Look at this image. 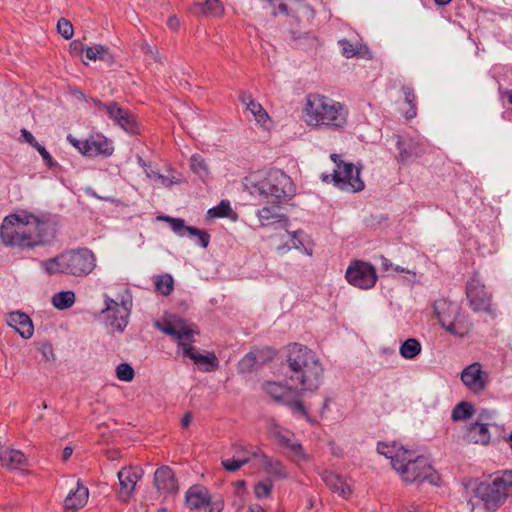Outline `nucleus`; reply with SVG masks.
<instances>
[{
    "instance_id": "obj_1",
    "label": "nucleus",
    "mask_w": 512,
    "mask_h": 512,
    "mask_svg": "<svg viewBox=\"0 0 512 512\" xmlns=\"http://www.w3.org/2000/svg\"><path fill=\"white\" fill-rule=\"evenodd\" d=\"M285 377L300 394L317 391L324 376L320 359L310 348L299 343L288 346Z\"/></svg>"
},
{
    "instance_id": "obj_2",
    "label": "nucleus",
    "mask_w": 512,
    "mask_h": 512,
    "mask_svg": "<svg viewBox=\"0 0 512 512\" xmlns=\"http://www.w3.org/2000/svg\"><path fill=\"white\" fill-rule=\"evenodd\" d=\"M47 224L36 216L23 219L17 215L6 217L0 227V238L6 246L33 248L46 241Z\"/></svg>"
},
{
    "instance_id": "obj_3",
    "label": "nucleus",
    "mask_w": 512,
    "mask_h": 512,
    "mask_svg": "<svg viewBox=\"0 0 512 512\" xmlns=\"http://www.w3.org/2000/svg\"><path fill=\"white\" fill-rule=\"evenodd\" d=\"M244 185L250 194L261 197L277 207L295 192L291 178L279 169L270 170L264 177L259 173H252L245 177Z\"/></svg>"
},
{
    "instance_id": "obj_4",
    "label": "nucleus",
    "mask_w": 512,
    "mask_h": 512,
    "mask_svg": "<svg viewBox=\"0 0 512 512\" xmlns=\"http://www.w3.org/2000/svg\"><path fill=\"white\" fill-rule=\"evenodd\" d=\"M512 496V471H504L491 482H482L473 489L467 504L471 512H494Z\"/></svg>"
},
{
    "instance_id": "obj_5",
    "label": "nucleus",
    "mask_w": 512,
    "mask_h": 512,
    "mask_svg": "<svg viewBox=\"0 0 512 512\" xmlns=\"http://www.w3.org/2000/svg\"><path fill=\"white\" fill-rule=\"evenodd\" d=\"M304 119L309 126L324 125L341 129L347 123V110L343 104L319 94H308Z\"/></svg>"
},
{
    "instance_id": "obj_6",
    "label": "nucleus",
    "mask_w": 512,
    "mask_h": 512,
    "mask_svg": "<svg viewBox=\"0 0 512 512\" xmlns=\"http://www.w3.org/2000/svg\"><path fill=\"white\" fill-rule=\"evenodd\" d=\"M46 273H63L75 277L89 275L96 267V257L87 248L69 250L42 262Z\"/></svg>"
},
{
    "instance_id": "obj_7",
    "label": "nucleus",
    "mask_w": 512,
    "mask_h": 512,
    "mask_svg": "<svg viewBox=\"0 0 512 512\" xmlns=\"http://www.w3.org/2000/svg\"><path fill=\"white\" fill-rule=\"evenodd\" d=\"M393 469L396 470L405 482H424L437 485L440 479L436 470L429 463L428 458L417 456L412 458L410 451H402V458H393Z\"/></svg>"
},
{
    "instance_id": "obj_8",
    "label": "nucleus",
    "mask_w": 512,
    "mask_h": 512,
    "mask_svg": "<svg viewBox=\"0 0 512 512\" xmlns=\"http://www.w3.org/2000/svg\"><path fill=\"white\" fill-rule=\"evenodd\" d=\"M434 312L438 322L448 333L463 337L467 332L461 308L452 302L440 299L434 304Z\"/></svg>"
},
{
    "instance_id": "obj_9",
    "label": "nucleus",
    "mask_w": 512,
    "mask_h": 512,
    "mask_svg": "<svg viewBox=\"0 0 512 512\" xmlns=\"http://www.w3.org/2000/svg\"><path fill=\"white\" fill-rule=\"evenodd\" d=\"M330 158L336 164V169L332 173V180L336 187L347 192H359L364 189L359 168L352 163H345L338 154L333 153Z\"/></svg>"
},
{
    "instance_id": "obj_10",
    "label": "nucleus",
    "mask_w": 512,
    "mask_h": 512,
    "mask_svg": "<svg viewBox=\"0 0 512 512\" xmlns=\"http://www.w3.org/2000/svg\"><path fill=\"white\" fill-rule=\"evenodd\" d=\"M94 105L98 111L106 114L115 125L128 133H137L138 124L135 116L128 110L123 109L117 102H102L100 100H95Z\"/></svg>"
},
{
    "instance_id": "obj_11",
    "label": "nucleus",
    "mask_w": 512,
    "mask_h": 512,
    "mask_svg": "<svg viewBox=\"0 0 512 512\" xmlns=\"http://www.w3.org/2000/svg\"><path fill=\"white\" fill-rule=\"evenodd\" d=\"M345 277L349 284L364 290L374 287L377 281L375 267L361 260H355L348 266Z\"/></svg>"
},
{
    "instance_id": "obj_12",
    "label": "nucleus",
    "mask_w": 512,
    "mask_h": 512,
    "mask_svg": "<svg viewBox=\"0 0 512 512\" xmlns=\"http://www.w3.org/2000/svg\"><path fill=\"white\" fill-rule=\"evenodd\" d=\"M105 316L106 325L113 330L123 332L128 324L130 308L127 302L120 303L105 295V308L101 312Z\"/></svg>"
},
{
    "instance_id": "obj_13",
    "label": "nucleus",
    "mask_w": 512,
    "mask_h": 512,
    "mask_svg": "<svg viewBox=\"0 0 512 512\" xmlns=\"http://www.w3.org/2000/svg\"><path fill=\"white\" fill-rule=\"evenodd\" d=\"M396 139V146L399 152L397 160L403 165L413 162L427 152V145L424 140L414 138L403 139L401 136H397Z\"/></svg>"
},
{
    "instance_id": "obj_14",
    "label": "nucleus",
    "mask_w": 512,
    "mask_h": 512,
    "mask_svg": "<svg viewBox=\"0 0 512 512\" xmlns=\"http://www.w3.org/2000/svg\"><path fill=\"white\" fill-rule=\"evenodd\" d=\"M159 220L168 222L172 231L178 235L179 237L188 236L190 238H197V243L203 247L207 248L210 241V235L202 231L198 228L187 226L185 221L182 218H173L170 216H159Z\"/></svg>"
},
{
    "instance_id": "obj_15",
    "label": "nucleus",
    "mask_w": 512,
    "mask_h": 512,
    "mask_svg": "<svg viewBox=\"0 0 512 512\" xmlns=\"http://www.w3.org/2000/svg\"><path fill=\"white\" fill-rule=\"evenodd\" d=\"M460 377L467 389L475 394L482 393L487 386L488 376L482 370L481 364L478 362L465 367L462 370Z\"/></svg>"
},
{
    "instance_id": "obj_16",
    "label": "nucleus",
    "mask_w": 512,
    "mask_h": 512,
    "mask_svg": "<svg viewBox=\"0 0 512 512\" xmlns=\"http://www.w3.org/2000/svg\"><path fill=\"white\" fill-rule=\"evenodd\" d=\"M156 325L163 333L178 340V345L182 347V350L188 343L194 342L193 336L199 333L193 324H188L183 320L175 323H166L163 326H160L159 323Z\"/></svg>"
},
{
    "instance_id": "obj_17",
    "label": "nucleus",
    "mask_w": 512,
    "mask_h": 512,
    "mask_svg": "<svg viewBox=\"0 0 512 512\" xmlns=\"http://www.w3.org/2000/svg\"><path fill=\"white\" fill-rule=\"evenodd\" d=\"M143 471L138 468L123 467L118 473L119 491L118 499L127 502L132 496L137 482L141 479Z\"/></svg>"
},
{
    "instance_id": "obj_18",
    "label": "nucleus",
    "mask_w": 512,
    "mask_h": 512,
    "mask_svg": "<svg viewBox=\"0 0 512 512\" xmlns=\"http://www.w3.org/2000/svg\"><path fill=\"white\" fill-rule=\"evenodd\" d=\"M466 295L473 310L485 311L489 308L491 296L476 277L467 283Z\"/></svg>"
},
{
    "instance_id": "obj_19",
    "label": "nucleus",
    "mask_w": 512,
    "mask_h": 512,
    "mask_svg": "<svg viewBox=\"0 0 512 512\" xmlns=\"http://www.w3.org/2000/svg\"><path fill=\"white\" fill-rule=\"evenodd\" d=\"M83 155L93 157L97 155L110 156L113 153L112 142L101 134L90 136L83 140Z\"/></svg>"
},
{
    "instance_id": "obj_20",
    "label": "nucleus",
    "mask_w": 512,
    "mask_h": 512,
    "mask_svg": "<svg viewBox=\"0 0 512 512\" xmlns=\"http://www.w3.org/2000/svg\"><path fill=\"white\" fill-rule=\"evenodd\" d=\"M183 354L190 358L202 372H212L219 367V361L213 352L203 355L191 346L190 343L183 349Z\"/></svg>"
},
{
    "instance_id": "obj_21",
    "label": "nucleus",
    "mask_w": 512,
    "mask_h": 512,
    "mask_svg": "<svg viewBox=\"0 0 512 512\" xmlns=\"http://www.w3.org/2000/svg\"><path fill=\"white\" fill-rule=\"evenodd\" d=\"M7 323L10 327L14 328L15 331L24 339L32 337L34 327L30 317L21 312H11L7 316Z\"/></svg>"
},
{
    "instance_id": "obj_22",
    "label": "nucleus",
    "mask_w": 512,
    "mask_h": 512,
    "mask_svg": "<svg viewBox=\"0 0 512 512\" xmlns=\"http://www.w3.org/2000/svg\"><path fill=\"white\" fill-rule=\"evenodd\" d=\"M156 488L163 493H175L178 491L177 481L172 469L168 466H161L154 473Z\"/></svg>"
},
{
    "instance_id": "obj_23",
    "label": "nucleus",
    "mask_w": 512,
    "mask_h": 512,
    "mask_svg": "<svg viewBox=\"0 0 512 512\" xmlns=\"http://www.w3.org/2000/svg\"><path fill=\"white\" fill-rule=\"evenodd\" d=\"M257 216L262 227L277 226L287 229L288 218L276 211L275 207H263L257 211Z\"/></svg>"
},
{
    "instance_id": "obj_24",
    "label": "nucleus",
    "mask_w": 512,
    "mask_h": 512,
    "mask_svg": "<svg viewBox=\"0 0 512 512\" xmlns=\"http://www.w3.org/2000/svg\"><path fill=\"white\" fill-rule=\"evenodd\" d=\"M490 432L487 423L475 421L467 428L464 439L469 443L487 445L490 442Z\"/></svg>"
},
{
    "instance_id": "obj_25",
    "label": "nucleus",
    "mask_w": 512,
    "mask_h": 512,
    "mask_svg": "<svg viewBox=\"0 0 512 512\" xmlns=\"http://www.w3.org/2000/svg\"><path fill=\"white\" fill-rule=\"evenodd\" d=\"M22 451L0 447V464L9 470L21 469L26 464Z\"/></svg>"
},
{
    "instance_id": "obj_26",
    "label": "nucleus",
    "mask_w": 512,
    "mask_h": 512,
    "mask_svg": "<svg viewBox=\"0 0 512 512\" xmlns=\"http://www.w3.org/2000/svg\"><path fill=\"white\" fill-rule=\"evenodd\" d=\"M89 491L88 488L81 485L80 481H77V487L70 490L64 500V506L67 510H77L82 508L88 500Z\"/></svg>"
},
{
    "instance_id": "obj_27",
    "label": "nucleus",
    "mask_w": 512,
    "mask_h": 512,
    "mask_svg": "<svg viewBox=\"0 0 512 512\" xmlns=\"http://www.w3.org/2000/svg\"><path fill=\"white\" fill-rule=\"evenodd\" d=\"M322 479L333 492L338 493L343 498H348L351 494L350 486L339 475L333 472H325L322 475Z\"/></svg>"
},
{
    "instance_id": "obj_28",
    "label": "nucleus",
    "mask_w": 512,
    "mask_h": 512,
    "mask_svg": "<svg viewBox=\"0 0 512 512\" xmlns=\"http://www.w3.org/2000/svg\"><path fill=\"white\" fill-rule=\"evenodd\" d=\"M259 455L266 473L278 479H285L287 477L286 468L280 460L269 457L264 452H259Z\"/></svg>"
},
{
    "instance_id": "obj_29",
    "label": "nucleus",
    "mask_w": 512,
    "mask_h": 512,
    "mask_svg": "<svg viewBox=\"0 0 512 512\" xmlns=\"http://www.w3.org/2000/svg\"><path fill=\"white\" fill-rule=\"evenodd\" d=\"M208 490L204 487H191L186 494V502L191 509H203L210 498Z\"/></svg>"
},
{
    "instance_id": "obj_30",
    "label": "nucleus",
    "mask_w": 512,
    "mask_h": 512,
    "mask_svg": "<svg viewBox=\"0 0 512 512\" xmlns=\"http://www.w3.org/2000/svg\"><path fill=\"white\" fill-rule=\"evenodd\" d=\"M193 12L202 16H221L224 13V7L220 0H206L205 3H195Z\"/></svg>"
},
{
    "instance_id": "obj_31",
    "label": "nucleus",
    "mask_w": 512,
    "mask_h": 512,
    "mask_svg": "<svg viewBox=\"0 0 512 512\" xmlns=\"http://www.w3.org/2000/svg\"><path fill=\"white\" fill-rule=\"evenodd\" d=\"M263 390L277 403L284 404L291 396V392L280 383L267 381L263 384Z\"/></svg>"
},
{
    "instance_id": "obj_32",
    "label": "nucleus",
    "mask_w": 512,
    "mask_h": 512,
    "mask_svg": "<svg viewBox=\"0 0 512 512\" xmlns=\"http://www.w3.org/2000/svg\"><path fill=\"white\" fill-rule=\"evenodd\" d=\"M421 350L420 342L416 338H409L401 344L399 353L403 358L412 360L421 353Z\"/></svg>"
},
{
    "instance_id": "obj_33",
    "label": "nucleus",
    "mask_w": 512,
    "mask_h": 512,
    "mask_svg": "<svg viewBox=\"0 0 512 512\" xmlns=\"http://www.w3.org/2000/svg\"><path fill=\"white\" fill-rule=\"evenodd\" d=\"M75 302V293L73 291H61L53 295L52 304L58 310L70 308Z\"/></svg>"
},
{
    "instance_id": "obj_34",
    "label": "nucleus",
    "mask_w": 512,
    "mask_h": 512,
    "mask_svg": "<svg viewBox=\"0 0 512 512\" xmlns=\"http://www.w3.org/2000/svg\"><path fill=\"white\" fill-rule=\"evenodd\" d=\"M270 436L278 442L279 445L287 447L292 442L294 434L276 424L271 425L269 428Z\"/></svg>"
},
{
    "instance_id": "obj_35",
    "label": "nucleus",
    "mask_w": 512,
    "mask_h": 512,
    "mask_svg": "<svg viewBox=\"0 0 512 512\" xmlns=\"http://www.w3.org/2000/svg\"><path fill=\"white\" fill-rule=\"evenodd\" d=\"M304 236L305 233L302 230L294 231L290 234L291 237V245H283L278 248V250H289L291 247L301 251L302 253L311 256L312 252L309 251L304 245Z\"/></svg>"
},
{
    "instance_id": "obj_36",
    "label": "nucleus",
    "mask_w": 512,
    "mask_h": 512,
    "mask_svg": "<svg viewBox=\"0 0 512 512\" xmlns=\"http://www.w3.org/2000/svg\"><path fill=\"white\" fill-rule=\"evenodd\" d=\"M402 92L404 94L405 103L409 105V109L405 112L404 116L407 120L413 119L417 115L414 89L411 86L405 85L402 87Z\"/></svg>"
},
{
    "instance_id": "obj_37",
    "label": "nucleus",
    "mask_w": 512,
    "mask_h": 512,
    "mask_svg": "<svg viewBox=\"0 0 512 512\" xmlns=\"http://www.w3.org/2000/svg\"><path fill=\"white\" fill-rule=\"evenodd\" d=\"M154 284L157 292L164 296H168L173 291L174 279L170 274H163L155 277Z\"/></svg>"
},
{
    "instance_id": "obj_38",
    "label": "nucleus",
    "mask_w": 512,
    "mask_h": 512,
    "mask_svg": "<svg viewBox=\"0 0 512 512\" xmlns=\"http://www.w3.org/2000/svg\"><path fill=\"white\" fill-rule=\"evenodd\" d=\"M191 170L202 180H205L209 175L208 165L203 157L199 154H194L190 158Z\"/></svg>"
},
{
    "instance_id": "obj_39",
    "label": "nucleus",
    "mask_w": 512,
    "mask_h": 512,
    "mask_svg": "<svg viewBox=\"0 0 512 512\" xmlns=\"http://www.w3.org/2000/svg\"><path fill=\"white\" fill-rule=\"evenodd\" d=\"M474 407L469 402H460L452 410L451 418L453 421H462L470 418L473 415Z\"/></svg>"
},
{
    "instance_id": "obj_40",
    "label": "nucleus",
    "mask_w": 512,
    "mask_h": 512,
    "mask_svg": "<svg viewBox=\"0 0 512 512\" xmlns=\"http://www.w3.org/2000/svg\"><path fill=\"white\" fill-rule=\"evenodd\" d=\"M85 56L89 60H105L109 61L111 59V55L108 53V49L101 45H95L92 47L85 46L84 49Z\"/></svg>"
},
{
    "instance_id": "obj_41",
    "label": "nucleus",
    "mask_w": 512,
    "mask_h": 512,
    "mask_svg": "<svg viewBox=\"0 0 512 512\" xmlns=\"http://www.w3.org/2000/svg\"><path fill=\"white\" fill-rule=\"evenodd\" d=\"M402 451H407L403 447L396 448L395 445H388L383 442H379L377 444V452L381 455H384L386 458L391 460V465L393 466V458H402Z\"/></svg>"
},
{
    "instance_id": "obj_42",
    "label": "nucleus",
    "mask_w": 512,
    "mask_h": 512,
    "mask_svg": "<svg viewBox=\"0 0 512 512\" xmlns=\"http://www.w3.org/2000/svg\"><path fill=\"white\" fill-rule=\"evenodd\" d=\"M260 365L258 355L254 352L246 354L238 364V370L241 373H250Z\"/></svg>"
},
{
    "instance_id": "obj_43",
    "label": "nucleus",
    "mask_w": 512,
    "mask_h": 512,
    "mask_svg": "<svg viewBox=\"0 0 512 512\" xmlns=\"http://www.w3.org/2000/svg\"><path fill=\"white\" fill-rule=\"evenodd\" d=\"M233 213L229 201L222 200L217 206L208 210L210 218L230 217Z\"/></svg>"
},
{
    "instance_id": "obj_44",
    "label": "nucleus",
    "mask_w": 512,
    "mask_h": 512,
    "mask_svg": "<svg viewBox=\"0 0 512 512\" xmlns=\"http://www.w3.org/2000/svg\"><path fill=\"white\" fill-rule=\"evenodd\" d=\"M58 33L66 40H69L74 35L72 23L66 18H60L57 22Z\"/></svg>"
},
{
    "instance_id": "obj_45",
    "label": "nucleus",
    "mask_w": 512,
    "mask_h": 512,
    "mask_svg": "<svg viewBox=\"0 0 512 512\" xmlns=\"http://www.w3.org/2000/svg\"><path fill=\"white\" fill-rule=\"evenodd\" d=\"M272 488H273V483L269 479L265 480V481L258 482L254 487V493H255L256 498L263 499V498L269 497L270 493L272 491Z\"/></svg>"
},
{
    "instance_id": "obj_46",
    "label": "nucleus",
    "mask_w": 512,
    "mask_h": 512,
    "mask_svg": "<svg viewBox=\"0 0 512 512\" xmlns=\"http://www.w3.org/2000/svg\"><path fill=\"white\" fill-rule=\"evenodd\" d=\"M116 375L119 380L129 382L134 378V369L128 363H121L116 368Z\"/></svg>"
},
{
    "instance_id": "obj_47",
    "label": "nucleus",
    "mask_w": 512,
    "mask_h": 512,
    "mask_svg": "<svg viewBox=\"0 0 512 512\" xmlns=\"http://www.w3.org/2000/svg\"><path fill=\"white\" fill-rule=\"evenodd\" d=\"M286 448L289 450V454L293 461L300 462L306 460V454L304 453L301 443L292 441Z\"/></svg>"
},
{
    "instance_id": "obj_48",
    "label": "nucleus",
    "mask_w": 512,
    "mask_h": 512,
    "mask_svg": "<svg viewBox=\"0 0 512 512\" xmlns=\"http://www.w3.org/2000/svg\"><path fill=\"white\" fill-rule=\"evenodd\" d=\"M250 461V457L222 460L224 469L228 472H235Z\"/></svg>"
},
{
    "instance_id": "obj_49",
    "label": "nucleus",
    "mask_w": 512,
    "mask_h": 512,
    "mask_svg": "<svg viewBox=\"0 0 512 512\" xmlns=\"http://www.w3.org/2000/svg\"><path fill=\"white\" fill-rule=\"evenodd\" d=\"M247 110L254 115L256 121L259 123H264L269 119L267 112L263 109L261 104L257 102L251 103Z\"/></svg>"
},
{
    "instance_id": "obj_50",
    "label": "nucleus",
    "mask_w": 512,
    "mask_h": 512,
    "mask_svg": "<svg viewBox=\"0 0 512 512\" xmlns=\"http://www.w3.org/2000/svg\"><path fill=\"white\" fill-rule=\"evenodd\" d=\"M283 405L288 406L293 413H298L308 418V413L300 400H293L291 396H289Z\"/></svg>"
},
{
    "instance_id": "obj_51",
    "label": "nucleus",
    "mask_w": 512,
    "mask_h": 512,
    "mask_svg": "<svg viewBox=\"0 0 512 512\" xmlns=\"http://www.w3.org/2000/svg\"><path fill=\"white\" fill-rule=\"evenodd\" d=\"M339 45L342 49V54L346 58H352L359 53L357 47L346 39L340 40Z\"/></svg>"
},
{
    "instance_id": "obj_52",
    "label": "nucleus",
    "mask_w": 512,
    "mask_h": 512,
    "mask_svg": "<svg viewBox=\"0 0 512 512\" xmlns=\"http://www.w3.org/2000/svg\"><path fill=\"white\" fill-rule=\"evenodd\" d=\"M224 507V502L221 499L212 500L210 497L208 503L205 504L203 509L205 512H221Z\"/></svg>"
},
{
    "instance_id": "obj_53",
    "label": "nucleus",
    "mask_w": 512,
    "mask_h": 512,
    "mask_svg": "<svg viewBox=\"0 0 512 512\" xmlns=\"http://www.w3.org/2000/svg\"><path fill=\"white\" fill-rule=\"evenodd\" d=\"M36 150L39 152V154L42 156L45 164L49 167V168H54L57 166V163L53 160L52 156L50 155V153L46 150V148L44 146H42L41 144H39L38 147H36Z\"/></svg>"
},
{
    "instance_id": "obj_54",
    "label": "nucleus",
    "mask_w": 512,
    "mask_h": 512,
    "mask_svg": "<svg viewBox=\"0 0 512 512\" xmlns=\"http://www.w3.org/2000/svg\"><path fill=\"white\" fill-rule=\"evenodd\" d=\"M493 416H494L493 411H490L487 409H481L476 421L481 422V423H487V427H489L490 425L493 424V422H492Z\"/></svg>"
},
{
    "instance_id": "obj_55",
    "label": "nucleus",
    "mask_w": 512,
    "mask_h": 512,
    "mask_svg": "<svg viewBox=\"0 0 512 512\" xmlns=\"http://www.w3.org/2000/svg\"><path fill=\"white\" fill-rule=\"evenodd\" d=\"M21 136L23 137L25 142L30 144L33 148L36 149V147L39 146L38 141L35 139V137L32 135V133L29 132L27 129H25V128L21 129Z\"/></svg>"
},
{
    "instance_id": "obj_56",
    "label": "nucleus",
    "mask_w": 512,
    "mask_h": 512,
    "mask_svg": "<svg viewBox=\"0 0 512 512\" xmlns=\"http://www.w3.org/2000/svg\"><path fill=\"white\" fill-rule=\"evenodd\" d=\"M240 101L246 106L248 109L251 103H254V99L251 94L247 92H242L239 96Z\"/></svg>"
},
{
    "instance_id": "obj_57",
    "label": "nucleus",
    "mask_w": 512,
    "mask_h": 512,
    "mask_svg": "<svg viewBox=\"0 0 512 512\" xmlns=\"http://www.w3.org/2000/svg\"><path fill=\"white\" fill-rule=\"evenodd\" d=\"M69 46L70 50L75 53H83L85 49V45L79 41H72Z\"/></svg>"
},
{
    "instance_id": "obj_58",
    "label": "nucleus",
    "mask_w": 512,
    "mask_h": 512,
    "mask_svg": "<svg viewBox=\"0 0 512 512\" xmlns=\"http://www.w3.org/2000/svg\"><path fill=\"white\" fill-rule=\"evenodd\" d=\"M391 269L393 271H395V272H401V273L409 274L410 275V278H409L410 281H413L416 278L415 272H412V271H410V270H408L406 268H403V267H401L399 265H393V267Z\"/></svg>"
},
{
    "instance_id": "obj_59",
    "label": "nucleus",
    "mask_w": 512,
    "mask_h": 512,
    "mask_svg": "<svg viewBox=\"0 0 512 512\" xmlns=\"http://www.w3.org/2000/svg\"><path fill=\"white\" fill-rule=\"evenodd\" d=\"M41 352L47 360H49L50 357L53 356L52 346L48 343L42 345Z\"/></svg>"
},
{
    "instance_id": "obj_60",
    "label": "nucleus",
    "mask_w": 512,
    "mask_h": 512,
    "mask_svg": "<svg viewBox=\"0 0 512 512\" xmlns=\"http://www.w3.org/2000/svg\"><path fill=\"white\" fill-rule=\"evenodd\" d=\"M167 25L170 29L176 30L180 25L179 19L175 15L170 16L168 18Z\"/></svg>"
},
{
    "instance_id": "obj_61",
    "label": "nucleus",
    "mask_w": 512,
    "mask_h": 512,
    "mask_svg": "<svg viewBox=\"0 0 512 512\" xmlns=\"http://www.w3.org/2000/svg\"><path fill=\"white\" fill-rule=\"evenodd\" d=\"M67 139L70 141V143H71L74 147H76V148L79 150V152H80L81 154H83V151H84V150L82 149V147H83V141L77 140V139L73 138L71 135H69V136L67 137Z\"/></svg>"
},
{
    "instance_id": "obj_62",
    "label": "nucleus",
    "mask_w": 512,
    "mask_h": 512,
    "mask_svg": "<svg viewBox=\"0 0 512 512\" xmlns=\"http://www.w3.org/2000/svg\"><path fill=\"white\" fill-rule=\"evenodd\" d=\"M380 260H381V268L384 271H388L389 269H391L393 267V264L390 262V260L385 258L384 256H381Z\"/></svg>"
},
{
    "instance_id": "obj_63",
    "label": "nucleus",
    "mask_w": 512,
    "mask_h": 512,
    "mask_svg": "<svg viewBox=\"0 0 512 512\" xmlns=\"http://www.w3.org/2000/svg\"><path fill=\"white\" fill-rule=\"evenodd\" d=\"M191 420H192V414H191L190 412H187V413L183 416V418H182V420H181V426H182L183 428L188 427V426L190 425V423H191Z\"/></svg>"
},
{
    "instance_id": "obj_64",
    "label": "nucleus",
    "mask_w": 512,
    "mask_h": 512,
    "mask_svg": "<svg viewBox=\"0 0 512 512\" xmlns=\"http://www.w3.org/2000/svg\"><path fill=\"white\" fill-rule=\"evenodd\" d=\"M72 453H73L72 447H70V446L65 447L62 452L63 461H67L70 458V456L72 455Z\"/></svg>"
}]
</instances>
